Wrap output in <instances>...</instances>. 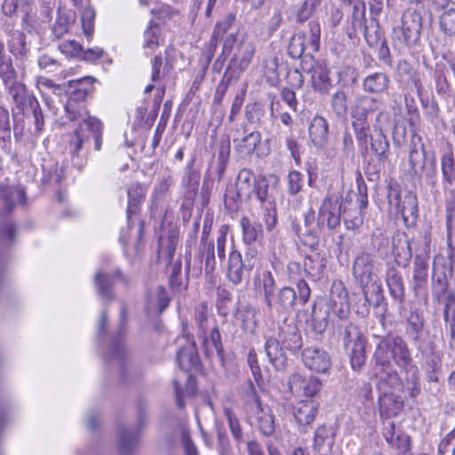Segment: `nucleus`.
Listing matches in <instances>:
<instances>
[{
    "label": "nucleus",
    "instance_id": "nucleus-1",
    "mask_svg": "<svg viewBox=\"0 0 455 455\" xmlns=\"http://www.w3.org/2000/svg\"><path fill=\"white\" fill-rule=\"evenodd\" d=\"M408 175L415 180H424L430 188L437 183V165L434 156L427 155L426 147L419 134L413 132L411 136L408 154Z\"/></svg>",
    "mask_w": 455,
    "mask_h": 455
},
{
    "label": "nucleus",
    "instance_id": "nucleus-2",
    "mask_svg": "<svg viewBox=\"0 0 455 455\" xmlns=\"http://www.w3.org/2000/svg\"><path fill=\"white\" fill-rule=\"evenodd\" d=\"M376 368H392V362L407 369L411 364V355L406 342L398 335L387 334L381 338L373 354Z\"/></svg>",
    "mask_w": 455,
    "mask_h": 455
},
{
    "label": "nucleus",
    "instance_id": "nucleus-3",
    "mask_svg": "<svg viewBox=\"0 0 455 455\" xmlns=\"http://www.w3.org/2000/svg\"><path fill=\"white\" fill-rule=\"evenodd\" d=\"M84 98V92L72 93L65 105L66 115L70 121L84 124V128H86L93 137L95 150L99 151L101 148L103 124L97 117L89 115Z\"/></svg>",
    "mask_w": 455,
    "mask_h": 455
},
{
    "label": "nucleus",
    "instance_id": "nucleus-4",
    "mask_svg": "<svg viewBox=\"0 0 455 455\" xmlns=\"http://www.w3.org/2000/svg\"><path fill=\"white\" fill-rule=\"evenodd\" d=\"M353 275L363 288L365 302L379 305L381 298L380 285L373 282V256L368 252H361L353 264Z\"/></svg>",
    "mask_w": 455,
    "mask_h": 455
},
{
    "label": "nucleus",
    "instance_id": "nucleus-5",
    "mask_svg": "<svg viewBox=\"0 0 455 455\" xmlns=\"http://www.w3.org/2000/svg\"><path fill=\"white\" fill-rule=\"evenodd\" d=\"M422 16L415 9L408 8L402 16V25L393 28L392 39L396 47L411 46L420 38Z\"/></svg>",
    "mask_w": 455,
    "mask_h": 455
},
{
    "label": "nucleus",
    "instance_id": "nucleus-6",
    "mask_svg": "<svg viewBox=\"0 0 455 455\" xmlns=\"http://www.w3.org/2000/svg\"><path fill=\"white\" fill-rule=\"evenodd\" d=\"M245 403L246 411L251 423L256 424L263 435H272L275 430L274 415L267 405L261 403L251 382L249 390L246 392Z\"/></svg>",
    "mask_w": 455,
    "mask_h": 455
},
{
    "label": "nucleus",
    "instance_id": "nucleus-7",
    "mask_svg": "<svg viewBox=\"0 0 455 455\" xmlns=\"http://www.w3.org/2000/svg\"><path fill=\"white\" fill-rule=\"evenodd\" d=\"M387 198L391 211L400 214L406 226L415 223L418 218V198L415 194L406 192L403 196L398 189L390 188Z\"/></svg>",
    "mask_w": 455,
    "mask_h": 455
},
{
    "label": "nucleus",
    "instance_id": "nucleus-8",
    "mask_svg": "<svg viewBox=\"0 0 455 455\" xmlns=\"http://www.w3.org/2000/svg\"><path fill=\"white\" fill-rule=\"evenodd\" d=\"M296 300L297 292L293 288L282 287L264 302L267 307V318L275 321L289 314L295 306Z\"/></svg>",
    "mask_w": 455,
    "mask_h": 455
},
{
    "label": "nucleus",
    "instance_id": "nucleus-9",
    "mask_svg": "<svg viewBox=\"0 0 455 455\" xmlns=\"http://www.w3.org/2000/svg\"><path fill=\"white\" fill-rule=\"evenodd\" d=\"M342 203L340 198L332 194L327 195L318 210L316 224L320 229L334 230L339 227Z\"/></svg>",
    "mask_w": 455,
    "mask_h": 455
},
{
    "label": "nucleus",
    "instance_id": "nucleus-10",
    "mask_svg": "<svg viewBox=\"0 0 455 455\" xmlns=\"http://www.w3.org/2000/svg\"><path fill=\"white\" fill-rule=\"evenodd\" d=\"M328 307L329 313L339 319H347L350 314L347 291L341 282H334L331 288V293L328 300H323Z\"/></svg>",
    "mask_w": 455,
    "mask_h": 455
},
{
    "label": "nucleus",
    "instance_id": "nucleus-11",
    "mask_svg": "<svg viewBox=\"0 0 455 455\" xmlns=\"http://www.w3.org/2000/svg\"><path fill=\"white\" fill-rule=\"evenodd\" d=\"M256 46L253 39L247 35L242 36L236 45L235 52L231 60V65L234 68L235 73L236 70L237 74L243 72L250 66L254 53Z\"/></svg>",
    "mask_w": 455,
    "mask_h": 455
},
{
    "label": "nucleus",
    "instance_id": "nucleus-12",
    "mask_svg": "<svg viewBox=\"0 0 455 455\" xmlns=\"http://www.w3.org/2000/svg\"><path fill=\"white\" fill-rule=\"evenodd\" d=\"M93 137L91 132L84 128V124H78L72 138L69 141V151L71 160L75 166L81 169L86 161V150L84 148L85 143Z\"/></svg>",
    "mask_w": 455,
    "mask_h": 455
},
{
    "label": "nucleus",
    "instance_id": "nucleus-13",
    "mask_svg": "<svg viewBox=\"0 0 455 455\" xmlns=\"http://www.w3.org/2000/svg\"><path fill=\"white\" fill-rule=\"evenodd\" d=\"M302 361L304 365L317 373H325L331 367V360L329 354L318 347H307L303 350Z\"/></svg>",
    "mask_w": 455,
    "mask_h": 455
},
{
    "label": "nucleus",
    "instance_id": "nucleus-14",
    "mask_svg": "<svg viewBox=\"0 0 455 455\" xmlns=\"http://www.w3.org/2000/svg\"><path fill=\"white\" fill-rule=\"evenodd\" d=\"M424 244H425V254L417 255L413 261V275H412V283H413V290L415 292H419L420 290H422L427 282V251L429 248L430 243V235L429 234L426 233L424 235Z\"/></svg>",
    "mask_w": 455,
    "mask_h": 455
},
{
    "label": "nucleus",
    "instance_id": "nucleus-15",
    "mask_svg": "<svg viewBox=\"0 0 455 455\" xmlns=\"http://www.w3.org/2000/svg\"><path fill=\"white\" fill-rule=\"evenodd\" d=\"M289 387L291 393L298 396L312 397L320 391L322 383L315 377L306 378L294 373L289 379Z\"/></svg>",
    "mask_w": 455,
    "mask_h": 455
},
{
    "label": "nucleus",
    "instance_id": "nucleus-16",
    "mask_svg": "<svg viewBox=\"0 0 455 455\" xmlns=\"http://www.w3.org/2000/svg\"><path fill=\"white\" fill-rule=\"evenodd\" d=\"M251 270L247 269L246 263L243 260L240 251L234 249L229 252L227 275L230 282L235 284L240 283L244 274Z\"/></svg>",
    "mask_w": 455,
    "mask_h": 455
},
{
    "label": "nucleus",
    "instance_id": "nucleus-17",
    "mask_svg": "<svg viewBox=\"0 0 455 455\" xmlns=\"http://www.w3.org/2000/svg\"><path fill=\"white\" fill-rule=\"evenodd\" d=\"M264 349L269 363L277 371H283L286 367L287 358L280 342L275 338H269L266 340Z\"/></svg>",
    "mask_w": 455,
    "mask_h": 455
},
{
    "label": "nucleus",
    "instance_id": "nucleus-18",
    "mask_svg": "<svg viewBox=\"0 0 455 455\" xmlns=\"http://www.w3.org/2000/svg\"><path fill=\"white\" fill-rule=\"evenodd\" d=\"M279 339L283 346L291 351H297L302 346V338L296 323L284 324L280 328Z\"/></svg>",
    "mask_w": 455,
    "mask_h": 455
},
{
    "label": "nucleus",
    "instance_id": "nucleus-19",
    "mask_svg": "<svg viewBox=\"0 0 455 455\" xmlns=\"http://www.w3.org/2000/svg\"><path fill=\"white\" fill-rule=\"evenodd\" d=\"M371 149L374 153L377 160L380 163L386 162L390 155L389 142L379 128L374 129V133L371 135Z\"/></svg>",
    "mask_w": 455,
    "mask_h": 455
},
{
    "label": "nucleus",
    "instance_id": "nucleus-20",
    "mask_svg": "<svg viewBox=\"0 0 455 455\" xmlns=\"http://www.w3.org/2000/svg\"><path fill=\"white\" fill-rule=\"evenodd\" d=\"M380 101L375 98L358 95L351 107V116L366 118L370 113L376 111Z\"/></svg>",
    "mask_w": 455,
    "mask_h": 455
},
{
    "label": "nucleus",
    "instance_id": "nucleus-21",
    "mask_svg": "<svg viewBox=\"0 0 455 455\" xmlns=\"http://www.w3.org/2000/svg\"><path fill=\"white\" fill-rule=\"evenodd\" d=\"M330 313L326 303L320 299L314 303L309 325L315 333H323L328 325Z\"/></svg>",
    "mask_w": 455,
    "mask_h": 455
},
{
    "label": "nucleus",
    "instance_id": "nucleus-22",
    "mask_svg": "<svg viewBox=\"0 0 455 455\" xmlns=\"http://www.w3.org/2000/svg\"><path fill=\"white\" fill-rule=\"evenodd\" d=\"M386 282L390 295L398 302H403L405 289L401 272L395 267H389L387 271Z\"/></svg>",
    "mask_w": 455,
    "mask_h": 455
},
{
    "label": "nucleus",
    "instance_id": "nucleus-23",
    "mask_svg": "<svg viewBox=\"0 0 455 455\" xmlns=\"http://www.w3.org/2000/svg\"><path fill=\"white\" fill-rule=\"evenodd\" d=\"M390 79L386 73L375 72L367 76L363 81V88L371 94H381L387 91Z\"/></svg>",
    "mask_w": 455,
    "mask_h": 455
},
{
    "label": "nucleus",
    "instance_id": "nucleus-24",
    "mask_svg": "<svg viewBox=\"0 0 455 455\" xmlns=\"http://www.w3.org/2000/svg\"><path fill=\"white\" fill-rule=\"evenodd\" d=\"M240 227L243 233V242L251 245L259 242L263 238V228L260 223L251 220L244 216L240 220Z\"/></svg>",
    "mask_w": 455,
    "mask_h": 455
},
{
    "label": "nucleus",
    "instance_id": "nucleus-25",
    "mask_svg": "<svg viewBox=\"0 0 455 455\" xmlns=\"http://www.w3.org/2000/svg\"><path fill=\"white\" fill-rule=\"evenodd\" d=\"M255 290L263 295V302L270 298L276 291L275 280L269 270H263L254 276Z\"/></svg>",
    "mask_w": 455,
    "mask_h": 455
},
{
    "label": "nucleus",
    "instance_id": "nucleus-26",
    "mask_svg": "<svg viewBox=\"0 0 455 455\" xmlns=\"http://www.w3.org/2000/svg\"><path fill=\"white\" fill-rule=\"evenodd\" d=\"M311 82L315 91L321 93H328L332 87V80L326 65L318 63L313 69Z\"/></svg>",
    "mask_w": 455,
    "mask_h": 455
},
{
    "label": "nucleus",
    "instance_id": "nucleus-27",
    "mask_svg": "<svg viewBox=\"0 0 455 455\" xmlns=\"http://www.w3.org/2000/svg\"><path fill=\"white\" fill-rule=\"evenodd\" d=\"M317 411V405L314 401H302L295 406L294 417L300 426L307 427L315 420Z\"/></svg>",
    "mask_w": 455,
    "mask_h": 455
},
{
    "label": "nucleus",
    "instance_id": "nucleus-28",
    "mask_svg": "<svg viewBox=\"0 0 455 455\" xmlns=\"http://www.w3.org/2000/svg\"><path fill=\"white\" fill-rule=\"evenodd\" d=\"M328 123L325 118L322 116H315L313 118L308 132L312 143L315 147H323L328 137Z\"/></svg>",
    "mask_w": 455,
    "mask_h": 455
},
{
    "label": "nucleus",
    "instance_id": "nucleus-29",
    "mask_svg": "<svg viewBox=\"0 0 455 455\" xmlns=\"http://www.w3.org/2000/svg\"><path fill=\"white\" fill-rule=\"evenodd\" d=\"M440 164L443 183L446 188L455 181V154L451 147L442 154Z\"/></svg>",
    "mask_w": 455,
    "mask_h": 455
},
{
    "label": "nucleus",
    "instance_id": "nucleus-30",
    "mask_svg": "<svg viewBox=\"0 0 455 455\" xmlns=\"http://www.w3.org/2000/svg\"><path fill=\"white\" fill-rule=\"evenodd\" d=\"M169 302L168 292L163 286H158L148 298L147 310L149 313L161 314L168 307Z\"/></svg>",
    "mask_w": 455,
    "mask_h": 455
},
{
    "label": "nucleus",
    "instance_id": "nucleus-31",
    "mask_svg": "<svg viewBox=\"0 0 455 455\" xmlns=\"http://www.w3.org/2000/svg\"><path fill=\"white\" fill-rule=\"evenodd\" d=\"M256 182V178L250 170H241L237 175L235 182L236 196L238 197L250 198L251 196V191Z\"/></svg>",
    "mask_w": 455,
    "mask_h": 455
},
{
    "label": "nucleus",
    "instance_id": "nucleus-32",
    "mask_svg": "<svg viewBox=\"0 0 455 455\" xmlns=\"http://www.w3.org/2000/svg\"><path fill=\"white\" fill-rule=\"evenodd\" d=\"M7 45L10 52L15 57L24 56L28 52L26 36L18 29H10L7 31Z\"/></svg>",
    "mask_w": 455,
    "mask_h": 455
},
{
    "label": "nucleus",
    "instance_id": "nucleus-33",
    "mask_svg": "<svg viewBox=\"0 0 455 455\" xmlns=\"http://www.w3.org/2000/svg\"><path fill=\"white\" fill-rule=\"evenodd\" d=\"M389 390H384L383 395L379 397V410L381 414L387 417L396 416L403 409V403L399 396L388 394Z\"/></svg>",
    "mask_w": 455,
    "mask_h": 455
},
{
    "label": "nucleus",
    "instance_id": "nucleus-34",
    "mask_svg": "<svg viewBox=\"0 0 455 455\" xmlns=\"http://www.w3.org/2000/svg\"><path fill=\"white\" fill-rule=\"evenodd\" d=\"M177 360L180 368L185 371H188L196 366L198 362V355L195 343L190 342L180 348L177 353Z\"/></svg>",
    "mask_w": 455,
    "mask_h": 455
},
{
    "label": "nucleus",
    "instance_id": "nucleus-35",
    "mask_svg": "<svg viewBox=\"0 0 455 455\" xmlns=\"http://www.w3.org/2000/svg\"><path fill=\"white\" fill-rule=\"evenodd\" d=\"M261 141V135L259 132H251L241 140H235V148L242 155H251Z\"/></svg>",
    "mask_w": 455,
    "mask_h": 455
},
{
    "label": "nucleus",
    "instance_id": "nucleus-36",
    "mask_svg": "<svg viewBox=\"0 0 455 455\" xmlns=\"http://www.w3.org/2000/svg\"><path fill=\"white\" fill-rule=\"evenodd\" d=\"M304 266L309 275L320 278L326 267V259L323 255L315 252L306 258Z\"/></svg>",
    "mask_w": 455,
    "mask_h": 455
},
{
    "label": "nucleus",
    "instance_id": "nucleus-37",
    "mask_svg": "<svg viewBox=\"0 0 455 455\" xmlns=\"http://www.w3.org/2000/svg\"><path fill=\"white\" fill-rule=\"evenodd\" d=\"M438 25L445 36H455V8L444 9L438 17Z\"/></svg>",
    "mask_w": 455,
    "mask_h": 455
},
{
    "label": "nucleus",
    "instance_id": "nucleus-38",
    "mask_svg": "<svg viewBox=\"0 0 455 455\" xmlns=\"http://www.w3.org/2000/svg\"><path fill=\"white\" fill-rule=\"evenodd\" d=\"M379 379H380V386L386 384L390 387V391H400L404 386L395 371L391 368H379V371H376Z\"/></svg>",
    "mask_w": 455,
    "mask_h": 455
},
{
    "label": "nucleus",
    "instance_id": "nucleus-39",
    "mask_svg": "<svg viewBox=\"0 0 455 455\" xmlns=\"http://www.w3.org/2000/svg\"><path fill=\"white\" fill-rule=\"evenodd\" d=\"M331 109L339 118H344L348 110V100L347 93L339 90L332 94L331 99Z\"/></svg>",
    "mask_w": 455,
    "mask_h": 455
},
{
    "label": "nucleus",
    "instance_id": "nucleus-40",
    "mask_svg": "<svg viewBox=\"0 0 455 455\" xmlns=\"http://www.w3.org/2000/svg\"><path fill=\"white\" fill-rule=\"evenodd\" d=\"M245 116L251 124L263 125L267 118V110L265 106L259 102L248 104L245 108Z\"/></svg>",
    "mask_w": 455,
    "mask_h": 455
},
{
    "label": "nucleus",
    "instance_id": "nucleus-41",
    "mask_svg": "<svg viewBox=\"0 0 455 455\" xmlns=\"http://www.w3.org/2000/svg\"><path fill=\"white\" fill-rule=\"evenodd\" d=\"M199 256L204 262V271L207 275L212 274L216 268V258L214 243H205L199 246Z\"/></svg>",
    "mask_w": 455,
    "mask_h": 455
},
{
    "label": "nucleus",
    "instance_id": "nucleus-42",
    "mask_svg": "<svg viewBox=\"0 0 455 455\" xmlns=\"http://www.w3.org/2000/svg\"><path fill=\"white\" fill-rule=\"evenodd\" d=\"M366 342L355 343L349 347L351 367L355 371H361L366 361L365 355Z\"/></svg>",
    "mask_w": 455,
    "mask_h": 455
},
{
    "label": "nucleus",
    "instance_id": "nucleus-43",
    "mask_svg": "<svg viewBox=\"0 0 455 455\" xmlns=\"http://www.w3.org/2000/svg\"><path fill=\"white\" fill-rule=\"evenodd\" d=\"M235 21L233 14L227 15L223 20L217 22L214 27L212 36L210 41L211 45L214 48L217 46L219 41L223 37L224 34L231 28Z\"/></svg>",
    "mask_w": 455,
    "mask_h": 455
},
{
    "label": "nucleus",
    "instance_id": "nucleus-44",
    "mask_svg": "<svg viewBox=\"0 0 455 455\" xmlns=\"http://www.w3.org/2000/svg\"><path fill=\"white\" fill-rule=\"evenodd\" d=\"M343 340L347 349H349V347L355 343L366 342V339L362 334L357 325L353 323H349L346 325Z\"/></svg>",
    "mask_w": 455,
    "mask_h": 455
},
{
    "label": "nucleus",
    "instance_id": "nucleus-45",
    "mask_svg": "<svg viewBox=\"0 0 455 455\" xmlns=\"http://www.w3.org/2000/svg\"><path fill=\"white\" fill-rule=\"evenodd\" d=\"M71 25L72 20L66 12L59 11L52 33L57 39L61 38L69 31Z\"/></svg>",
    "mask_w": 455,
    "mask_h": 455
},
{
    "label": "nucleus",
    "instance_id": "nucleus-46",
    "mask_svg": "<svg viewBox=\"0 0 455 455\" xmlns=\"http://www.w3.org/2000/svg\"><path fill=\"white\" fill-rule=\"evenodd\" d=\"M306 36L307 44L312 52H317L319 49L321 28L317 21H310L308 23V30L300 32Z\"/></svg>",
    "mask_w": 455,
    "mask_h": 455
},
{
    "label": "nucleus",
    "instance_id": "nucleus-47",
    "mask_svg": "<svg viewBox=\"0 0 455 455\" xmlns=\"http://www.w3.org/2000/svg\"><path fill=\"white\" fill-rule=\"evenodd\" d=\"M309 48L306 41V36L301 33L294 35L290 41L288 51L293 59L299 58L306 49Z\"/></svg>",
    "mask_w": 455,
    "mask_h": 455
},
{
    "label": "nucleus",
    "instance_id": "nucleus-48",
    "mask_svg": "<svg viewBox=\"0 0 455 455\" xmlns=\"http://www.w3.org/2000/svg\"><path fill=\"white\" fill-rule=\"evenodd\" d=\"M257 310L251 306H245L239 313L242 328L245 331H253L257 326L256 320Z\"/></svg>",
    "mask_w": 455,
    "mask_h": 455
},
{
    "label": "nucleus",
    "instance_id": "nucleus-49",
    "mask_svg": "<svg viewBox=\"0 0 455 455\" xmlns=\"http://www.w3.org/2000/svg\"><path fill=\"white\" fill-rule=\"evenodd\" d=\"M161 29L157 25H150L144 32L143 47L154 52L160 44Z\"/></svg>",
    "mask_w": 455,
    "mask_h": 455
},
{
    "label": "nucleus",
    "instance_id": "nucleus-50",
    "mask_svg": "<svg viewBox=\"0 0 455 455\" xmlns=\"http://www.w3.org/2000/svg\"><path fill=\"white\" fill-rule=\"evenodd\" d=\"M204 345L205 346V349L208 354H213L216 352L218 355H220L222 351V344L220 333L217 327H213L210 335L204 338Z\"/></svg>",
    "mask_w": 455,
    "mask_h": 455
},
{
    "label": "nucleus",
    "instance_id": "nucleus-51",
    "mask_svg": "<svg viewBox=\"0 0 455 455\" xmlns=\"http://www.w3.org/2000/svg\"><path fill=\"white\" fill-rule=\"evenodd\" d=\"M344 223L347 229H357L363 223V214L360 209L352 208L345 212Z\"/></svg>",
    "mask_w": 455,
    "mask_h": 455
},
{
    "label": "nucleus",
    "instance_id": "nucleus-52",
    "mask_svg": "<svg viewBox=\"0 0 455 455\" xmlns=\"http://www.w3.org/2000/svg\"><path fill=\"white\" fill-rule=\"evenodd\" d=\"M81 15L82 28L87 37L92 36L93 33L95 11L91 6H84Z\"/></svg>",
    "mask_w": 455,
    "mask_h": 455
},
{
    "label": "nucleus",
    "instance_id": "nucleus-53",
    "mask_svg": "<svg viewBox=\"0 0 455 455\" xmlns=\"http://www.w3.org/2000/svg\"><path fill=\"white\" fill-rule=\"evenodd\" d=\"M94 283L100 296L107 298L109 295L111 278L101 271L96 273Z\"/></svg>",
    "mask_w": 455,
    "mask_h": 455
},
{
    "label": "nucleus",
    "instance_id": "nucleus-54",
    "mask_svg": "<svg viewBox=\"0 0 455 455\" xmlns=\"http://www.w3.org/2000/svg\"><path fill=\"white\" fill-rule=\"evenodd\" d=\"M352 125L355 138L359 142H366L369 132V124L366 118L352 117Z\"/></svg>",
    "mask_w": 455,
    "mask_h": 455
},
{
    "label": "nucleus",
    "instance_id": "nucleus-55",
    "mask_svg": "<svg viewBox=\"0 0 455 455\" xmlns=\"http://www.w3.org/2000/svg\"><path fill=\"white\" fill-rule=\"evenodd\" d=\"M408 324L407 331L411 334L414 339H418L419 333L422 331L424 326L423 316L418 312H411L408 317Z\"/></svg>",
    "mask_w": 455,
    "mask_h": 455
},
{
    "label": "nucleus",
    "instance_id": "nucleus-56",
    "mask_svg": "<svg viewBox=\"0 0 455 455\" xmlns=\"http://www.w3.org/2000/svg\"><path fill=\"white\" fill-rule=\"evenodd\" d=\"M353 4L352 25L354 28H363L365 23V12L366 7L364 2L362 0Z\"/></svg>",
    "mask_w": 455,
    "mask_h": 455
},
{
    "label": "nucleus",
    "instance_id": "nucleus-57",
    "mask_svg": "<svg viewBox=\"0 0 455 455\" xmlns=\"http://www.w3.org/2000/svg\"><path fill=\"white\" fill-rule=\"evenodd\" d=\"M2 197L5 200L6 207L8 210H11L14 202H23L24 201V192L21 188H8L4 189L1 192Z\"/></svg>",
    "mask_w": 455,
    "mask_h": 455
},
{
    "label": "nucleus",
    "instance_id": "nucleus-58",
    "mask_svg": "<svg viewBox=\"0 0 455 455\" xmlns=\"http://www.w3.org/2000/svg\"><path fill=\"white\" fill-rule=\"evenodd\" d=\"M210 313L205 303L200 304L196 310V322L198 328L205 332L209 328Z\"/></svg>",
    "mask_w": 455,
    "mask_h": 455
},
{
    "label": "nucleus",
    "instance_id": "nucleus-59",
    "mask_svg": "<svg viewBox=\"0 0 455 455\" xmlns=\"http://www.w3.org/2000/svg\"><path fill=\"white\" fill-rule=\"evenodd\" d=\"M4 86L8 89L13 101L17 105L22 104L24 102L26 87L23 84L18 83L15 79L13 80V83L4 84Z\"/></svg>",
    "mask_w": 455,
    "mask_h": 455
},
{
    "label": "nucleus",
    "instance_id": "nucleus-60",
    "mask_svg": "<svg viewBox=\"0 0 455 455\" xmlns=\"http://www.w3.org/2000/svg\"><path fill=\"white\" fill-rule=\"evenodd\" d=\"M444 320L450 328V336L451 339H455V299H450L445 305Z\"/></svg>",
    "mask_w": 455,
    "mask_h": 455
},
{
    "label": "nucleus",
    "instance_id": "nucleus-61",
    "mask_svg": "<svg viewBox=\"0 0 455 455\" xmlns=\"http://www.w3.org/2000/svg\"><path fill=\"white\" fill-rule=\"evenodd\" d=\"M60 52L68 58L78 57L82 54V45L76 40H68L59 45Z\"/></svg>",
    "mask_w": 455,
    "mask_h": 455
},
{
    "label": "nucleus",
    "instance_id": "nucleus-62",
    "mask_svg": "<svg viewBox=\"0 0 455 455\" xmlns=\"http://www.w3.org/2000/svg\"><path fill=\"white\" fill-rule=\"evenodd\" d=\"M303 175L298 171H291L288 174V191L291 195L298 194L302 188Z\"/></svg>",
    "mask_w": 455,
    "mask_h": 455
},
{
    "label": "nucleus",
    "instance_id": "nucleus-63",
    "mask_svg": "<svg viewBox=\"0 0 455 455\" xmlns=\"http://www.w3.org/2000/svg\"><path fill=\"white\" fill-rule=\"evenodd\" d=\"M319 4L320 0H305L298 11V20L300 21L307 20L314 13Z\"/></svg>",
    "mask_w": 455,
    "mask_h": 455
},
{
    "label": "nucleus",
    "instance_id": "nucleus-64",
    "mask_svg": "<svg viewBox=\"0 0 455 455\" xmlns=\"http://www.w3.org/2000/svg\"><path fill=\"white\" fill-rule=\"evenodd\" d=\"M0 77L4 84H12L13 80L16 79V72L12 66V60L0 63Z\"/></svg>",
    "mask_w": 455,
    "mask_h": 455
}]
</instances>
